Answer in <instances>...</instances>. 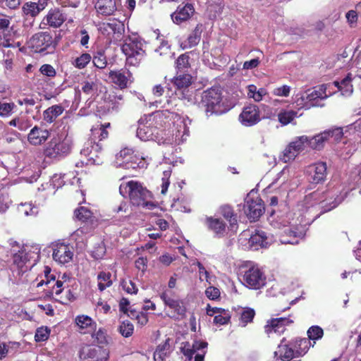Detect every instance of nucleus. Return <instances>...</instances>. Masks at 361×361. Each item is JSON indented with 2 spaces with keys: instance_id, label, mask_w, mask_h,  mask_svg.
Returning <instances> with one entry per match:
<instances>
[{
  "instance_id": "1",
  "label": "nucleus",
  "mask_w": 361,
  "mask_h": 361,
  "mask_svg": "<svg viewBox=\"0 0 361 361\" xmlns=\"http://www.w3.org/2000/svg\"><path fill=\"white\" fill-rule=\"evenodd\" d=\"M119 192L123 197L128 196L133 205L142 206L149 209L155 207L153 202L147 201V199L152 197L151 192L137 181L130 180L121 184Z\"/></svg>"
},
{
  "instance_id": "2",
  "label": "nucleus",
  "mask_w": 361,
  "mask_h": 361,
  "mask_svg": "<svg viewBox=\"0 0 361 361\" xmlns=\"http://www.w3.org/2000/svg\"><path fill=\"white\" fill-rule=\"evenodd\" d=\"M200 105L204 108L207 116L213 114H221L226 111L223 106L221 91L216 88H211L204 91L201 96Z\"/></svg>"
},
{
  "instance_id": "3",
  "label": "nucleus",
  "mask_w": 361,
  "mask_h": 361,
  "mask_svg": "<svg viewBox=\"0 0 361 361\" xmlns=\"http://www.w3.org/2000/svg\"><path fill=\"white\" fill-rule=\"evenodd\" d=\"M143 43L136 35L128 36L125 38L121 47L123 53L126 56V61L129 65H137L145 54Z\"/></svg>"
},
{
  "instance_id": "4",
  "label": "nucleus",
  "mask_w": 361,
  "mask_h": 361,
  "mask_svg": "<svg viewBox=\"0 0 361 361\" xmlns=\"http://www.w3.org/2000/svg\"><path fill=\"white\" fill-rule=\"evenodd\" d=\"M329 87L328 84H322L311 89L307 90L301 97L298 99V102L301 100L302 104L305 103L307 108L312 107H322L324 104H321L320 101L324 100L330 97L332 93L327 92V89Z\"/></svg>"
},
{
  "instance_id": "5",
  "label": "nucleus",
  "mask_w": 361,
  "mask_h": 361,
  "mask_svg": "<svg viewBox=\"0 0 361 361\" xmlns=\"http://www.w3.org/2000/svg\"><path fill=\"white\" fill-rule=\"evenodd\" d=\"M240 275L243 284L249 288L258 290L267 283L264 273L257 265L245 267L241 270Z\"/></svg>"
},
{
  "instance_id": "6",
  "label": "nucleus",
  "mask_w": 361,
  "mask_h": 361,
  "mask_svg": "<svg viewBox=\"0 0 361 361\" xmlns=\"http://www.w3.org/2000/svg\"><path fill=\"white\" fill-rule=\"evenodd\" d=\"M285 338H283L281 343L278 345L276 350L274 352V357L276 360L282 361H290L295 357H298L306 353L308 349L310 341L307 338L300 339L298 341L300 347L303 346L301 350H294L288 344L284 343Z\"/></svg>"
},
{
  "instance_id": "7",
  "label": "nucleus",
  "mask_w": 361,
  "mask_h": 361,
  "mask_svg": "<svg viewBox=\"0 0 361 361\" xmlns=\"http://www.w3.org/2000/svg\"><path fill=\"white\" fill-rule=\"evenodd\" d=\"M72 140L66 136L63 140H51L44 149V155L51 159H60L68 155L71 149Z\"/></svg>"
},
{
  "instance_id": "8",
  "label": "nucleus",
  "mask_w": 361,
  "mask_h": 361,
  "mask_svg": "<svg viewBox=\"0 0 361 361\" xmlns=\"http://www.w3.org/2000/svg\"><path fill=\"white\" fill-rule=\"evenodd\" d=\"M81 154L86 158V164H100L102 163V146L100 143L88 140L85 142L80 152Z\"/></svg>"
},
{
  "instance_id": "9",
  "label": "nucleus",
  "mask_w": 361,
  "mask_h": 361,
  "mask_svg": "<svg viewBox=\"0 0 361 361\" xmlns=\"http://www.w3.org/2000/svg\"><path fill=\"white\" fill-rule=\"evenodd\" d=\"M79 357L81 361H107L109 350L100 346L86 345L81 348Z\"/></svg>"
},
{
  "instance_id": "10",
  "label": "nucleus",
  "mask_w": 361,
  "mask_h": 361,
  "mask_svg": "<svg viewBox=\"0 0 361 361\" xmlns=\"http://www.w3.org/2000/svg\"><path fill=\"white\" fill-rule=\"evenodd\" d=\"M30 47L36 53H43L46 51L49 52L48 49L54 50V44L51 35L45 32H39L32 37L29 41Z\"/></svg>"
},
{
  "instance_id": "11",
  "label": "nucleus",
  "mask_w": 361,
  "mask_h": 361,
  "mask_svg": "<svg viewBox=\"0 0 361 361\" xmlns=\"http://www.w3.org/2000/svg\"><path fill=\"white\" fill-rule=\"evenodd\" d=\"M245 213L253 221L258 219L264 211L263 202L258 196L253 198L248 195L245 199Z\"/></svg>"
},
{
  "instance_id": "12",
  "label": "nucleus",
  "mask_w": 361,
  "mask_h": 361,
  "mask_svg": "<svg viewBox=\"0 0 361 361\" xmlns=\"http://www.w3.org/2000/svg\"><path fill=\"white\" fill-rule=\"evenodd\" d=\"M155 133H157V129L154 126L151 116L149 119L140 118L138 121L137 128V136L143 141L153 140L155 137Z\"/></svg>"
},
{
  "instance_id": "13",
  "label": "nucleus",
  "mask_w": 361,
  "mask_h": 361,
  "mask_svg": "<svg viewBox=\"0 0 361 361\" xmlns=\"http://www.w3.org/2000/svg\"><path fill=\"white\" fill-rule=\"evenodd\" d=\"M239 120L245 126H252L257 123L261 120L258 106L255 104L245 106L239 116Z\"/></svg>"
},
{
  "instance_id": "14",
  "label": "nucleus",
  "mask_w": 361,
  "mask_h": 361,
  "mask_svg": "<svg viewBox=\"0 0 361 361\" xmlns=\"http://www.w3.org/2000/svg\"><path fill=\"white\" fill-rule=\"evenodd\" d=\"M292 322V320L286 317L274 318L267 322L264 331L269 337L273 334L281 335L285 331L286 326Z\"/></svg>"
},
{
  "instance_id": "15",
  "label": "nucleus",
  "mask_w": 361,
  "mask_h": 361,
  "mask_svg": "<svg viewBox=\"0 0 361 361\" xmlns=\"http://www.w3.org/2000/svg\"><path fill=\"white\" fill-rule=\"evenodd\" d=\"M360 77L348 73L341 81L335 80L333 84L343 96H350L353 92V82Z\"/></svg>"
},
{
  "instance_id": "16",
  "label": "nucleus",
  "mask_w": 361,
  "mask_h": 361,
  "mask_svg": "<svg viewBox=\"0 0 361 361\" xmlns=\"http://www.w3.org/2000/svg\"><path fill=\"white\" fill-rule=\"evenodd\" d=\"M327 166L326 162H317L309 167L310 181L318 184L324 181L326 176Z\"/></svg>"
},
{
  "instance_id": "17",
  "label": "nucleus",
  "mask_w": 361,
  "mask_h": 361,
  "mask_svg": "<svg viewBox=\"0 0 361 361\" xmlns=\"http://www.w3.org/2000/svg\"><path fill=\"white\" fill-rule=\"evenodd\" d=\"M130 73L128 70L111 71L109 77L111 81L121 89L128 87Z\"/></svg>"
},
{
  "instance_id": "18",
  "label": "nucleus",
  "mask_w": 361,
  "mask_h": 361,
  "mask_svg": "<svg viewBox=\"0 0 361 361\" xmlns=\"http://www.w3.org/2000/svg\"><path fill=\"white\" fill-rule=\"evenodd\" d=\"M49 136V133L47 130L36 126L30 131L27 135V140L32 145H39L44 143Z\"/></svg>"
},
{
  "instance_id": "19",
  "label": "nucleus",
  "mask_w": 361,
  "mask_h": 361,
  "mask_svg": "<svg viewBox=\"0 0 361 361\" xmlns=\"http://www.w3.org/2000/svg\"><path fill=\"white\" fill-rule=\"evenodd\" d=\"M195 9L192 4H186L183 7H178L171 16L173 23L180 24L188 20L194 13Z\"/></svg>"
},
{
  "instance_id": "20",
  "label": "nucleus",
  "mask_w": 361,
  "mask_h": 361,
  "mask_svg": "<svg viewBox=\"0 0 361 361\" xmlns=\"http://www.w3.org/2000/svg\"><path fill=\"white\" fill-rule=\"evenodd\" d=\"M52 255L56 262L60 264H66L72 259L73 254L68 245L62 244L54 250Z\"/></svg>"
},
{
  "instance_id": "21",
  "label": "nucleus",
  "mask_w": 361,
  "mask_h": 361,
  "mask_svg": "<svg viewBox=\"0 0 361 361\" xmlns=\"http://www.w3.org/2000/svg\"><path fill=\"white\" fill-rule=\"evenodd\" d=\"M202 31V24H197L188 38L181 43L180 46L182 49H190L197 45L200 41Z\"/></svg>"
},
{
  "instance_id": "22",
  "label": "nucleus",
  "mask_w": 361,
  "mask_h": 361,
  "mask_svg": "<svg viewBox=\"0 0 361 361\" xmlns=\"http://www.w3.org/2000/svg\"><path fill=\"white\" fill-rule=\"evenodd\" d=\"M43 20L46 21L45 24L51 27H59L66 20V17L59 9L54 8L49 11Z\"/></svg>"
},
{
  "instance_id": "23",
  "label": "nucleus",
  "mask_w": 361,
  "mask_h": 361,
  "mask_svg": "<svg viewBox=\"0 0 361 361\" xmlns=\"http://www.w3.org/2000/svg\"><path fill=\"white\" fill-rule=\"evenodd\" d=\"M94 7L99 14L105 16L114 14L117 9L115 0H97Z\"/></svg>"
},
{
  "instance_id": "24",
  "label": "nucleus",
  "mask_w": 361,
  "mask_h": 361,
  "mask_svg": "<svg viewBox=\"0 0 361 361\" xmlns=\"http://www.w3.org/2000/svg\"><path fill=\"white\" fill-rule=\"evenodd\" d=\"M160 297L164 304L174 310L178 315H183L185 313V307L182 301L172 298L166 292L162 293Z\"/></svg>"
},
{
  "instance_id": "25",
  "label": "nucleus",
  "mask_w": 361,
  "mask_h": 361,
  "mask_svg": "<svg viewBox=\"0 0 361 361\" xmlns=\"http://www.w3.org/2000/svg\"><path fill=\"white\" fill-rule=\"evenodd\" d=\"M207 347V342L195 341L192 345L189 343H183V346L181 347V352L189 360H191L197 351L203 350Z\"/></svg>"
},
{
  "instance_id": "26",
  "label": "nucleus",
  "mask_w": 361,
  "mask_h": 361,
  "mask_svg": "<svg viewBox=\"0 0 361 361\" xmlns=\"http://www.w3.org/2000/svg\"><path fill=\"white\" fill-rule=\"evenodd\" d=\"M25 250L19 251L13 255V263L19 268L22 271H25L27 268V263H30V259L32 258L31 255Z\"/></svg>"
},
{
  "instance_id": "27",
  "label": "nucleus",
  "mask_w": 361,
  "mask_h": 361,
  "mask_svg": "<svg viewBox=\"0 0 361 361\" xmlns=\"http://www.w3.org/2000/svg\"><path fill=\"white\" fill-rule=\"evenodd\" d=\"M250 246L257 250L259 247H264L268 244L267 238L265 233L262 231H257L254 234L251 235L249 239Z\"/></svg>"
},
{
  "instance_id": "28",
  "label": "nucleus",
  "mask_w": 361,
  "mask_h": 361,
  "mask_svg": "<svg viewBox=\"0 0 361 361\" xmlns=\"http://www.w3.org/2000/svg\"><path fill=\"white\" fill-rule=\"evenodd\" d=\"M329 138V133L324 131L311 138L307 137L308 147L313 149L319 150L324 147V142Z\"/></svg>"
},
{
  "instance_id": "29",
  "label": "nucleus",
  "mask_w": 361,
  "mask_h": 361,
  "mask_svg": "<svg viewBox=\"0 0 361 361\" xmlns=\"http://www.w3.org/2000/svg\"><path fill=\"white\" fill-rule=\"evenodd\" d=\"M104 30L111 31L114 39L119 40L125 32V26L121 21H112L104 24Z\"/></svg>"
},
{
  "instance_id": "30",
  "label": "nucleus",
  "mask_w": 361,
  "mask_h": 361,
  "mask_svg": "<svg viewBox=\"0 0 361 361\" xmlns=\"http://www.w3.org/2000/svg\"><path fill=\"white\" fill-rule=\"evenodd\" d=\"M63 109L61 106L54 105L44 111L43 118L46 122L51 123L63 113Z\"/></svg>"
},
{
  "instance_id": "31",
  "label": "nucleus",
  "mask_w": 361,
  "mask_h": 361,
  "mask_svg": "<svg viewBox=\"0 0 361 361\" xmlns=\"http://www.w3.org/2000/svg\"><path fill=\"white\" fill-rule=\"evenodd\" d=\"M219 210L221 214L229 222L231 229H233L237 226V219L233 208L228 204H224Z\"/></svg>"
},
{
  "instance_id": "32",
  "label": "nucleus",
  "mask_w": 361,
  "mask_h": 361,
  "mask_svg": "<svg viewBox=\"0 0 361 361\" xmlns=\"http://www.w3.org/2000/svg\"><path fill=\"white\" fill-rule=\"evenodd\" d=\"M283 233L284 235H283V239H281V241L284 244H298V238L302 236V233H298L290 228H285Z\"/></svg>"
},
{
  "instance_id": "33",
  "label": "nucleus",
  "mask_w": 361,
  "mask_h": 361,
  "mask_svg": "<svg viewBox=\"0 0 361 361\" xmlns=\"http://www.w3.org/2000/svg\"><path fill=\"white\" fill-rule=\"evenodd\" d=\"M172 82L178 89H185L192 84V76L190 74L180 73L172 79Z\"/></svg>"
},
{
  "instance_id": "34",
  "label": "nucleus",
  "mask_w": 361,
  "mask_h": 361,
  "mask_svg": "<svg viewBox=\"0 0 361 361\" xmlns=\"http://www.w3.org/2000/svg\"><path fill=\"white\" fill-rule=\"evenodd\" d=\"M207 223L209 229L213 231L216 234L221 235L225 232L226 224L222 220L209 217L207 219Z\"/></svg>"
},
{
  "instance_id": "35",
  "label": "nucleus",
  "mask_w": 361,
  "mask_h": 361,
  "mask_svg": "<svg viewBox=\"0 0 361 361\" xmlns=\"http://www.w3.org/2000/svg\"><path fill=\"white\" fill-rule=\"evenodd\" d=\"M119 164L126 169H136L144 166L142 159L135 154L130 157L127 161H123Z\"/></svg>"
},
{
  "instance_id": "36",
  "label": "nucleus",
  "mask_w": 361,
  "mask_h": 361,
  "mask_svg": "<svg viewBox=\"0 0 361 361\" xmlns=\"http://www.w3.org/2000/svg\"><path fill=\"white\" fill-rule=\"evenodd\" d=\"M290 147H293V149L298 155L301 152L305 149L307 145V136L302 135L295 138V140L290 143Z\"/></svg>"
},
{
  "instance_id": "37",
  "label": "nucleus",
  "mask_w": 361,
  "mask_h": 361,
  "mask_svg": "<svg viewBox=\"0 0 361 361\" xmlns=\"http://www.w3.org/2000/svg\"><path fill=\"white\" fill-rule=\"evenodd\" d=\"M297 111L293 110H282L278 114V120L283 126L290 123L295 117Z\"/></svg>"
},
{
  "instance_id": "38",
  "label": "nucleus",
  "mask_w": 361,
  "mask_h": 361,
  "mask_svg": "<svg viewBox=\"0 0 361 361\" xmlns=\"http://www.w3.org/2000/svg\"><path fill=\"white\" fill-rule=\"evenodd\" d=\"M8 125L17 128L20 131H25L30 127V121L23 116L15 117L8 122Z\"/></svg>"
},
{
  "instance_id": "39",
  "label": "nucleus",
  "mask_w": 361,
  "mask_h": 361,
  "mask_svg": "<svg viewBox=\"0 0 361 361\" xmlns=\"http://www.w3.org/2000/svg\"><path fill=\"white\" fill-rule=\"evenodd\" d=\"M23 12L25 16H30L32 18L37 16L44 9V6H39L34 2H27L23 6Z\"/></svg>"
},
{
  "instance_id": "40",
  "label": "nucleus",
  "mask_w": 361,
  "mask_h": 361,
  "mask_svg": "<svg viewBox=\"0 0 361 361\" xmlns=\"http://www.w3.org/2000/svg\"><path fill=\"white\" fill-rule=\"evenodd\" d=\"M247 90L248 97L252 98L255 102L261 101L263 96L266 95L267 93L264 88H259L257 90V87L254 85H248Z\"/></svg>"
},
{
  "instance_id": "41",
  "label": "nucleus",
  "mask_w": 361,
  "mask_h": 361,
  "mask_svg": "<svg viewBox=\"0 0 361 361\" xmlns=\"http://www.w3.org/2000/svg\"><path fill=\"white\" fill-rule=\"evenodd\" d=\"M111 274L110 273L101 272L97 276L98 288L100 291H103L106 288L110 287L112 284L111 280Z\"/></svg>"
},
{
  "instance_id": "42",
  "label": "nucleus",
  "mask_w": 361,
  "mask_h": 361,
  "mask_svg": "<svg viewBox=\"0 0 361 361\" xmlns=\"http://www.w3.org/2000/svg\"><path fill=\"white\" fill-rule=\"evenodd\" d=\"M123 95H110L109 102V110L118 111L123 105Z\"/></svg>"
},
{
  "instance_id": "43",
  "label": "nucleus",
  "mask_w": 361,
  "mask_h": 361,
  "mask_svg": "<svg viewBox=\"0 0 361 361\" xmlns=\"http://www.w3.org/2000/svg\"><path fill=\"white\" fill-rule=\"evenodd\" d=\"M297 157V153L293 149V147H290V144H288L282 152L280 159L284 163H289L294 161Z\"/></svg>"
},
{
  "instance_id": "44",
  "label": "nucleus",
  "mask_w": 361,
  "mask_h": 361,
  "mask_svg": "<svg viewBox=\"0 0 361 361\" xmlns=\"http://www.w3.org/2000/svg\"><path fill=\"white\" fill-rule=\"evenodd\" d=\"M75 215L78 220L82 222L87 221L93 218L92 212L85 207H80L77 209L75 211Z\"/></svg>"
},
{
  "instance_id": "45",
  "label": "nucleus",
  "mask_w": 361,
  "mask_h": 361,
  "mask_svg": "<svg viewBox=\"0 0 361 361\" xmlns=\"http://www.w3.org/2000/svg\"><path fill=\"white\" fill-rule=\"evenodd\" d=\"M18 212L25 216H35L38 211L37 207L30 203L21 204L18 207Z\"/></svg>"
},
{
  "instance_id": "46",
  "label": "nucleus",
  "mask_w": 361,
  "mask_h": 361,
  "mask_svg": "<svg viewBox=\"0 0 361 361\" xmlns=\"http://www.w3.org/2000/svg\"><path fill=\"white\" fill-rule=\"evenodd\" d=\"M189 56L186 54H181L178 56L176 62V68L178 72L185 71L190 66Z\"/></svg>"
},
{
  "instance_id": "47",
  "label": "nucleus",
  "mask_w": 361,
  "mask_h": 361,
  "mask_svg": "<svg viewBox=\"0 0 361 361\" xmlns=\"http://www.w3.org/2000/svg\"><path fill=\"white\" fill-rule=\"evenodd\" d=\"M92 57L90 54L87 53H84L81 54L79 57H77L73 64L78 68L82 69L84 68L91 61Z\"/></svg>"
},
{
  "instance_id": "48",
  "label": "nucleus",
  "mask_w": 361,
  "mask_h": 361,
  "mask_svg": "<svg viewBox=\"0 0 361 361\" xmlns=\"http://www.w3.org/2000/svg\"><path fill=\"white\" fill-rule=\"evenodd\" d=\"M94 66L98 68H104L107 65L106 58L102 51H98L92 58Z\"/></svg>"
},
{
  "instance_id": "49",
  "label": "nucleus",
  "mask_w": 361,
  "mask_h": 361,
  "mask_svg": "<svg viewBox=\"0 0 361 361\" xmlns=\"http://www.w3.org/2000/svg\"><path fill=\"white\" fill-rule=\"evenodd\" d=\"M15 108H16V106L13 102H11V103L0 102V116L1 117H8V116H11Z\"/></svg>"
},
{
  "instance_id": "50",
  "label": "nucleus",
  "mask_w": 361,
  "mask_h": 361,
  "mask_svg": "<svg viewBox=\"0 0 361 361\" xmlns=\"http://www.w3.org/2000/svg\"><path fill=\"white\" fill-rule=\"evenodd\" d=\"M254 310L250 308L244 309L240 314V322L245 326L247 323L251 322L255 317Z\"/></svg>"
},
{
  "instance_id": "51",
  "label": "nucleus",
  "mask_w": 361,
  "mask_h": 361,
  "mask_svg": "<svg viewBox=\"0 0 361 361\" xmlns=\"http://www.w3.org/2000/svg\"><path fill=\"white\" fill-rule=\"evenodd\" d=\"M75 322L80 329L93 328L92 326L94 324L92 323V320L88 316H78L75 319Z\"/></svg>"
},
{
  "instance_id": "52",
  "label": "nucleus",
  "mask_w": 361,
  "mask_h": 361,
  "mask_svg": "<svg viewBox=\"0 0 361 361\" xmlns=\"http://www.w3.org/2000/svg\"><path fill=\"white\" fill-rule=\"evenodd\" d=\"M82 85V91L87 95H92L97 91L98 86L95 82L84 81Z\"/></svg>"
},
{
  "instance_id": "53",
  "label": "nucleus",
  "mask_w": 361,
  "mask_h": 361,
  "mask_svg": "<svg viewBox=\"0 0 361 361\" xmlns=\"http://www.w3.org/2000/svg\"><path fill=\"white\" fill-rule=\"evenodd\" d=\"M307 335L310 340H318L322 338L324 331L319 326H312L308 329Z\"/></svg>"
},
{
  "instance_id": "54",
  "label": "nucleus",
  "mask_w": 361,
  "mask_h": 361,
  "mask_svg": "<svg viewBox=\"0 0 361 361\" xmlns=\"http://www.w3.org/2000/svg\"><path fill=\"white\" fill-rule=\"evenodd\" d=\"M134 331L133 325L128 321H124L119 326V331L125 337L130 336Z\"/></svg>"
},
{
  "instance_id": "55",
  "label": "nucleus",
  "mask_w": 361,
  "mask_h": 361,
  "mask_svg": "<svg viewBox=\"0 0 361 361\" xmlns=\"http://www.w3.org/2000/svg\"><path fill=\"white\" fill-rule=\"evenodd\" d=\"M50 334V330L47 327H40L36 331L35 338L37 342L44 341L48 339Z\"/></svg>"
},
{
  "instance_id": "56",
  "label": "nucleus",
  "mask_w": 361,
  "mask_h": 361,
  "mask_svg": "<svg viewBox=\"0 0 361 361\" xmlns=\"http://www.w3.org/2000/svg\"><path fill=\"white\" fill-rule=\"evenodd\" d=\"M341 202V198L338 196L334 201H328L325 200L321 202V207L324 209V212H326L337 207Z\"/></svg>"
},
{
  "instance_id": "57",
  "label": "nucleus",
  "mask_w": 361,
  "mask_h": 361,
  "mask_svg": "<svg viewBox=\"0 0 361 361\" xmlns=\"http://www.w3.org/2000/svg\"><path fill=\"white\" fill-rule=\"evenodd\" d=\"M128 316L131 318H135L137 320V322L141 325H145L148 322L147 315L143 312H137L135 310H130V314Z\"/></svg>"
},
{
  "instance_id": "58",
  "label": "nucleus",
  "mask_w": 361,
  "mask_h": 361,
  "mask_svg": "<svg viewBox=\"0 0 361 361\" xmlns=\"http://www.w3.org/2000/svg\"><path fill=\"white\" fill-rule=\"evenodd\" d=\"M171 176V171H164L163 172V177L161 178V193L162 195H166L168 188L170 185L169 178Z\"/></svg>"
},
{
  "instance_id": "59",
  "label": "nucleus",
  "mask_w": 361,
  "mask_h": 361,
  "mask_svg": "<svg viewBox=\"0 0 361 361\" xmlns=\"http://www.w3.org/2000/svg\"><path fill=\"white\" fill-rule=\"evenodd\" d=\"M40 73L49 78H54L56 75L54 68L49 64H44L39 68Z\"/></svg>"
},
{
  "instance_id": "60",
  "label": "nucleus",
  "mask_w": 361,
  "mask_h": 361,
  "mask_svg": "<svg viewBox=\"0 0 361 361\" xmlns=\"http://www.w3.org/2000/svg\"><path fill=\"white\" fill-rule=\"evenodd\" d=\"M134 151L130 148H124L120 151V152L116 155V159L118 161H127L130 158V157L133 156Z\"/></svg>"
},
{
  "instance_id": "61",
  "label": "nucleus",
  "mask_w": 361,
  "mask_h": 361,
  "mask_svg": "<svg viewBox=\"0 0 361 361\" xmlns=\"http://www.w3.org/2000/svg\"><path fill=\"white\" fill-rule=\"evenodd\" d=\"M230 319L229 314L226 310H224L222 314H219L216 315L214 318V322L216 324H226L228 322Z\"/></svg>"
},
{
  "instance_id": "62",
  "label": "nucleus",
  "mask_w": 361,
  "mask_h": 361,
  "mask_svg": "<svg viewBox=\"0 0 361 361\" xmlns=\"http://www.w3.org/2000/svg\"><path fill=\"white\" fill-rule=\"evenodd\" d=\"M92 134L94 137H98L99 141L108 137V132L105 128H103V126L92 128Z\"/></svg>"
},
{
  "instance_id": "63",
  "label": "nucleus",
  "mask_w": 361,
  "mask_h": 361,
  "mask_svg": "<svg viewBox=\"0 0 361 361\" xmlns=\"http://www.w3.org/2000/svg\"><path fill=\"white\" fill-rule=\"evenodd\" d=\"M106 252V248L103 244H99L92 251V256L95 259H102Z\"/></svg>"
},
{
  "instance_id": "64",
  "label": "nucleus",
  "mask_w": 361,
  "mask_h": 361,
  "mask_svg": "<svg viewBox=\"0 0 361 361\" xmlns=\"http://www.w3.org/2000/svg\"><path fill=\"white\" fill-rule=\"evenodd\" d=\"M122 287L128 293L136 294L137 292V288L132 281H123L122 282Z\"/></svg>"
}]
</instances>
